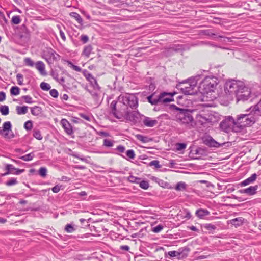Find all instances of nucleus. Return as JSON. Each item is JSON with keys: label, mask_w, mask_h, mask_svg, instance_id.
Listing matches in <instances>:
<instances>
[{"label": "nucleus", "mask_w": 261, "mask_h": 261, "mask_svg": "<svg viewBox=\"0 0 261 261\" xmlns=\"http://www.w3.org/2000/svg\"><path fill=\"white\" fill-rule=\"evenodd\" d=\"M249 111H250L249 113L238 115L236 119L230 117L232 123L240 127H244L251 126L257 121L261 117V98L255 106L251 107L249 110H246L247 112Z\"/></svg>", "instance_id": "nucleus-1"}, {"label": "nucleus", "mask_w": 261, "mask_h": 261, "mask_svg": "<svg viewBox=\"0 0 261 261\" xmlns=\"http://www.w3.org/2000/svg\"><path fill=\"white\" fill-rule=\"evenodd\" d=\"M118 100L120 106L122 108V109H124L125 112H132V111L129 110V108L136 109L138 106V98L133 94L120 95L118 97Z\"/></svg>", "instance_id": "nucleus-2"}, {"label": "nucleus", "mask_w": 261, "mask_h": 261, "mask_svg": "<svg viewBox=\"0 0 261 261\" xmlns=\"http://www.w3.org/2000/svg\"><path fill=\"white\" fill-rule=\"evenodd\" d=\"M243 82L230 80L227 81L224 86V94L229 99L233 98V96L237 97L239 90L242 89Z\"/></svg>", "instance_id": "nucleus-3"}, {"label": "nucleus", "mask_w": 261, "mask_h": 261, "mask_svg": "<svg viewBox=\"0 0 261 261\" xmlns=\"http://www.w3.org/2000/svg\"><path fill=\"white\" fill-rule=\"evenodd\" d=\"M172 107L178 111L176 114V118L179 123L189 128L193 126L194 119L192 115V111L188 109H180L175 105H173Z\"/></svg>", "instance_id": "nucleus-4"}, {"label": "nucleus", "mask_w": 261, "mask_h": 261, "mask_svg": "<svg viewBox=\"0 0 261 261\" xmlns=\"http://www.w3.org/2000/svg\"><path fill=\"white\" fill-rule=\"evenodd\" d=\"M201 75H198L195 77H191L188 81H183L178 85V88L185 95H193L195 94L194 88L197 84Z\"/></svg>", "instance_id": "nucleus-5"}, {"label": "nucleus", "mask_w": 261, "mask_h": 261, "mask_svg": "<svg viewBox=\"0 0 261 261\" xmlns=\"http://www.w3.org/2000/svg\"><path fill=\"white\" fill-rule=\"evenodd\" d=\"M218 83V80L215 76H207L200 83L199 88L203 93H208L214 91Z\"/></svg>", "instance_id": "nucleus-6"}, {"label": "nucleus", "mask_w": 261, "mask_h": 261, "mask_svg": "<svg viewBox=\"0 0 261 261\" xmlns=\"http://www.w3.org/2000/svg\"><path fill=\"white\" fill-rule=\"evenodd\" d=\"M145 116L141 114L138 111H132L130 113L126 112L123 118L126 121L133 122L134 124L142 125Z\"/></svg>", "instance_id": "nucleus-7"}, {"label": "nucleus", "mask_w": 261, "mask_h": 261, "mask_svg": "<svg viewBox=\"0 0 261 261\" xmlns=\"http://www.w3.org/2000/svg\"><path fill=\"white\" fill-rule=\"evenodd\" d=\"M190 249L187 247H184L179 248L177 251H171L165 253V256L170 258L176 257L180 260L186 258L189 254Z\"/></svg>", "instance_id": "nucleus-8"}, {"label": "nucleus", "mask_w": 261, "mask_h": 261, "mask_svg": "<svg viewBox=\"0 0 261 261\" xmlns=\"http://www.w3.org/2000/svg\"><path fill=\"white\" fill-rule=\"evenodd\" d=\"M110 108L111 109V113L117 119L123 118L125 114H126L124 109H122V108L120 106L118 100V101L113 100L110 105Z\"/></svg>", "instance_id": "nucleus-9"}, {"label": "nucleus", "mask_w": 261, "mask_h": 261, "mask_svg": "<svg viewBox=\"0 0 261 261\" xmlns=\"http://www.w3.org/2000/svg\"><path fill=\"white\" fill-rule=\"evenodd\" d=\"M242 89L239 90L238 95L237 96V101H245L248 100L252 96V92L251 89L246 86L243 82Z\"/></svg>", "instance_id": "nucleus-10"}, {"label": "nucleus", "mask_w": 261, "mask_h": 261, "mask_svg": "<svg viewBox=\"0 0 261 261\" xmlns=\"http://www.w3.org/2000/svg\"><path fill=\"white\" fill-rule=\"evenodd\" d=\"M12 124L10 121L5 122L3 127H0V135L5 138L11 139L14 137V134L12 133L9 135V131H11Z\"/></svg>", "instance_id": "nucleus-11"}, {"label": "nucleus", "mask_w": 261, "mask_h": 261, "mask_svg": "<svg viewBox=\"0 0 261 261\" xmlns=\"http://www.w3.org/2000/svg\"><path fill=\"white\" fill-rule=\"evenodd\" d=\"M186 45L181 44H175L167 48L165 54L167 56H171L175 53H182L186 49Z\"/></svg>", "instance_id": "nucleus-12"}, {"label": "nucleus", "mask_w": 261, "mask_h": 261, "mask_svg": "<svg viewBox=\"0 0 261 261\" xmlns=\"http://www.w3.org/2000/svg\"><path fill=\"white\" fill-rule=\"evenodd\" d=\"M174 94L163 92L159 95V103H167L173 101V96Z\"/></svg>", "instance_id": "nucleus-13"}, {"label": "nucleus", "mask_w": 261, "mask_h": 261, "mask_svg": "<svg viewBox=\"0 0 261 261\" xmlns=\"http://www.w3.org/2000/svg\"><path fill=\"white\" fill-rule=\"evenodd\" d=\"M61 124L68 135H71L73 134V127L67 119H62L61 120Z\"/></svg>", "instance_id": "nucleus-14"}, {"label": "nucleus", "mask_w": 261, "mask_h": 261, "mask_svg": "<svg viewBox=\"0 0 261 261\" xmlns=\"http://www.w3.org/2000/svg\"><path fill=\"white\" fill-rule=\"evenodd\" d=\"M204 144L210 147L219 148L223 145V144H220L215 141L212 137L206 138L204 141Z\"/></svg>", "instance_id": "nucleus-15"}, {"label": "nucleus", "mask_w": 261, "mask_h": 261, "mask_svg": "<svg viewBox=\"0 0 261 261\" xmlns=\"http://www.w3.org/2000/svg\"><path fill=\"white\" fill-rule=\"evenodd\" d=\"M258 189V186H250L247 188L244 189H241L239 190L241 193H245L248 195H253L256 193V190Z\"/></svg>", "instance_id": "nucleus-16"}, {"label": "nucleus", "mask_w": 261, "mask_h": 261, "mask_svg": "<svg viewBox=\"0 0 261 261\" xmlns=\"http://www.w3.org/2000/svg\"><path fill=\"white\" fill-rule=\"evenodd\" d=\"M157 124L158 121L155 119H152L150 117L146 116L144 118L143 125L147 127H152L156 125Z\"/></svg>", "instance_id": "nucleus-17"}, {"label": "nucleus", "mask_w": 261, "mask_h": 261, "mask_svg": "<svg viewBox=\"0 0 261 261\" xmlns=\"http://www.w3.org/2000/svg\"><path fill=\"white\" fill-rule=\"evenodd\" d=\"M36 68L39 71L40 73L42 75L47 74L45 70V64L42 61H37L35 64Z\"/></svg>", "instance_id": "nucleus-18"}, {"label": "nucleus", "mask_w": 261, "mask_h": 261, "mask_svg": "<svg viewBox=\"0 0 261 261\" xmlns=\"http://www.w3.org/2000/svg\"><path fill=\"white\" fill-rule=\"evenodd\" d=\"M210 212L206 209L199 208L196 212V216L199 219H204L205 217L209 215Z\"/></svg>", "instance_id": "nucleus-19"}, {"label": "nucleus", "mask_w": 261, "mask_h": 261, "mask_svg": "<svg viewBox=\"0 0 261 261\" xmlns=\"http://www.w3.org/2000/svg\"><path fill=\"white\" fill-rule=\"evenodd\" d=\"M257 175L255 173H254L251 175V176L245 180H243L240 184L241 186H246L248 185L251 183H253L256 179Z\"/></svg>", "instance_id": "nucleus-20"}, {"label": "nucleus", "mask_w": 261, "mask_h": 261, "mask_svg": "<svg viewBox=\"0 0 261 261\" xmlns=\"http://www.w3.org/2000/svg\"><path fill=\"white\" fill-rule=\"evenodd\" d=\"M147 99L152 105H156L159 103V95L156 96L154 93L147 96Z\"/></svg>", "instance_id": "nucleus-21"}, {"label": "nucleus", "mask_w": 261, "mask_h": 261, "mask_svg": "<svg viewBox=\"0 0 261 261\" xmlns=\"http://www.w3.org/2000/svg\"><path fill=\"white\" fill-rule=\"evenodd\" d=\"M92 50L93 47L91 45H86L84 48L82 52V55L87 58H89Z\"/></svg>", "instance_id": "nucleus-22"}, {"label": "nucleus", "mask_w": 261, "mask_h": 261, "mask_svg": "<svg viewBox=\"0 0 261 261\" xmlns=\"http://www.w3.org/2000/svg\"><path fill=\"white\" fill-rule=\"evenodd\" d=\"M31 112L34 116H39L42 113V110L40 107L35 106L31 108Z\"/></svg>", "instance_id": "nucleus-23"}, {"label": "nucleus", "mask_w": 261, "mask_h": 261, "mask_svg": "<svg viewBox=\"0 0 261 261\" xmlns=\"http://www.w3.org/2000/svg\"><path fill=\"white\" fill-rule=\"evenodd\" d=\"M5 170H6V172L3 174V176H6L10 174H13V171L16 170V168L11 164H6Z\"/></svg>", "instance_id": "nucleus-24"}, {"label": "nucleus", "mask_w": 261, "mask_h": 261, "mask_svg": "<svg viewBox=\"0 0 261 261\" xmlns=\"http://www.w3.org/2000/svg\"><path fill=\"white\" fill-rule=\"evenodd\" d=\"M28 107L24 106L22 107L17 106L16 107V111L18 115H24L28 112Z\"/></svg>", "instance_id": "nucleus-25"}, {"label": "nucleus", "mask_w": 261, "mask_h": 261, "mask_svg": "<svg viewBox=\"0 0 261 261\" xmlns=\"http://www.w3.org/2000/svg\"><path fill=\"white\" fill-rule=\"evenodd\" d=\"M244 219L242 217L236 218L230 220V223L235 226H240L243 222Z\"/></svg>", "instance_id": "nucleus-26"}, {"label": "nucleus", "mask_w": 261, "mask_h": 261, "mask_svg": "<svg viewBox=\"0 0 261 261\" xmlns=\"http://www.w3.org/2000/svg\"><path fill=\"white\" fill-rule=\"evenodd\" d=\"M187 184L184 182H178L175 187V190L177 191H185L186 189L187 188Z\"/></svg>", "instance_id": "nucleus-27"}, {"label": "nucleus", "mask_w": 261, "mask_h": 261, "mask_svg": "<svg viewBox=\"0 0 261 261\" xmlns=\"http://www.w3.org/2000/svg\"><path fill=\"white\" fill-rule=\"evenodd\" d=\"M70 15L74 18L79 24H82L83 23V19L81 16L76 12H71L70 13Z\"/></svg>", "instance_id": "nucleus-28"}, {"label": "nucleus", "mask_w": 261, "mask_h": 261, "mask_svg": "<svg viewBox=\"0 0 261 261\" xmlns=\"http://www.w3.org/2000/svg\"><path fill=\"white\" fill-rule=\"evenodd\" d=\"M91 79H92V80L90 82L92 85L94 90L95 91H99L100 90L101 88L98 84L96 80L93 77H91Z\"/></svg>", "instance_id": "nucleus-29"}, {"label": "nucleus", "mask_w": 261, "mask_h": 261, "mask_svg": "<svg viewBox=\"0 0 261 261\" xmlns=\"http://www.w3.org/2000/svg\"><path fill=\"white\" fill-rule=\"evenodd\" d=\"M35 155L33 152H31L28 154H26L23 156H21L19 158V159L24 161H30L33 160Z\"/></svg>", "instance_id": "nucleus-30"}, {"label": "nucleus", "mask_w": 261, "mask_h": 261, "mask_svg": "<svg viewBox=\"0 0 261 261\" xmlns=\"http://www.w3.org/2000/svg\"><path fill=\"white\" fill-rule=\"evenodd\" d=\"M115 141L109 139H105L103 141V146L107 147L113 146Z\"/></svg>", "instance_id": "nucleus-31"}, {"label": "nucleus", "mask_w": 261, "mask_h": 261, "mask_svg": "<svg viewBox=\"0 0 261 261\" xmlns=\"http://www.w3.org/2000/svg\"><path fill=\"white\" fill-rule=\"evenodd\" d=\"M0 112L4 116L8 115L9 113L8 106L6 105H2L0 106Z\"/></svg>", "instance_id": "nucleus-32"}, {"label": "nucleus", "mask_w": 261, "mask_h": 261, "mask_svg": "<svg viewBox=\"0 0 261 261\" xmlns=\"http://www.w3.org/2000/svg\"><path fill=\"white\" fill-rule=\"evenodd\" d=\"M139 250L142 253H138L139 256H143L144 255H148L150 253V252L146 249L145 246H139ZM137 254H138V253Z\"/></svg>", "instance_id": "nucleus-33"}, {"label": "nucleus", "mask_w": 261, "mask_h": 261, "mask_svg": "<svg viewBox=\"0 0 261 261\" xmlns=\"http://www.w3.org/2000/svg\"><path fill=\"white\" fill-rule=\"evenodd\" d=\"M18 184V181L16 178L12 177L10 178L5 182V185L7 186H12Z\"/></svg>", "instance_id": "nucleus-34"}, {"label": "nucleus", "mask_w": 261, "mask_h": 261, "mask_svg": "<svg viewBox=\"0 0 261 261\" xmlns=\"http://www.w3.org/2000/svg\"><path fill=\"white\" fill-rule=\"evenodd\" d=\"M33 136L34 137L39 140H41L42 139V136L41 134V132L39 129H35L33 131Z\"/></svg>", "instance_id": "nucleus-35"}, {"label": "nucleus", "mask_w": 261, "mask_h": 261, "mask_svg": "<svg viewBox=\"0 0 261 261\" xmlns=\"http://www.w3.org/2000/svg\"><path fill=\"white\" fill-rule=\"evenodd\" d=\"M20 93V89L17 86H13L10 89V93L12 95H17Z\"/></svg>", "instance_id": "nucleus-36"}, {"label": "nucleus", "mask_w": 261, "mask_h": 261, "mask_svg": "<svg viewBox=\"0 0 261 261\" xmlns=\"http://www.w3.org/2000/svg\"><path fill=\"white\" fill-rule=\"evenodd\" d=\"M24 63L26 66L30 67H33L35 64L30 58H25L24 59Z\"/></svg>", "instance_id": "nucleus-37"}, {"label": "nucleus", "mask_w": 261, "mask_h": 261, "mask_svg": "<svg viewBox=\"0 0 261 261\" xmlns=\"http://www.w3.org/2000/svg\"><path fill=\"white\" fill-rule=\"evenodd\" d=\"M128 180L133 183L139 184V182L141 180V178L139 177H138L133 176V175H130L128 177Z\"/></svg>", "instance_id": "nucleus-38"}, {"label": "nucleus", "mask_w": 261, "mask_h": 261, "mask_svg": "<svg viewBox=\"0 0 261 261\" xmlns=\"http://www.w3.org/2000/svg\"><path fill=\"white\" fill-rule=\"evenodd\" d=\"M136 137L138 140L142 142L146 143L149 141V139L146 136H144L142 135L138 134L136 136Z\"/></svg>", "instance_id": "nucleus-39"}, {"label": "nucleus", "mask_w": 261, "mask_h": 261, "mask_svg": "<svg viewBox=\"0 0 261 261\" xmlns=\"http://www.w3.org/2000/svg\"><path fill=\"white\" fill-rule=\"evenodd\" d=\"M40 86L41 89L44 91H48L50 90V89L51 88L50 85L49 84L45 83L44 82H42L40 84Z\"/></svg>", "instance_id": "nucleus-40"}, {"label": "nucleus", "mask_w": 261, "mask_h": 261, "mask_svg": "<svg viewBox=\"0 0 261 261\" xmlns=\"http://www.w3.org/2000/svg\"><path fill=\"white\" fill-rule=\"evenodd\" d=\"M140 187L144 190H146L149 188V183L146 180H140L139 182Z\"/></svg>", "instance_id": "nucleus-41"}, {"label": "nucleus", "mask_w": 261, "mask_h": 261, "mask_svg": "<svg viewBox=\"0 0 261 261\" xmlns=\"http://www.w3.org/2000/svg\"><path fill=\"white\" fill-rule=\"evenodd\" d=\"M203 227L205 229L210 231H214L216 229V226L215 225L211 223L204 224Z\"/></svg>", "instance_id": "nucleus-42"}, {"label": "nucleus", "mask_w": 261, "mask_h": 261, "mask_svg": "<svg viewBox=\"0 0 261 261\" xmlns=\"http://www.w3.org/2000/svg\"><path fill=\"white\" fill-rule=\"evenodd\" d=\"M75 230L73 226L70 224H67L65 227V230L68 233H72Z\"/></svg>", "instance_id": "nucleus-43"}, {"label": "nucleus", "mask_w": 261, "mask_h": 261, "mask_svg": "<svg viewBox=\"0 0 261 261\" xmlns=\"http://www.w3.org/2000/svg\"><path fill=\"white\" fill-rule=\"evenodd\" d=\"M38 172L39 174L42 177H45L47 175V169L45 167H41Z\"/></svg>", "instance_id": "nucleus-44"}, {"label": "nucleus", "mask_w": 261, "mask_h": 261, "mask_svg": "<svg viewBox=\"0 0 261 261\" xmlns=\"http://www.w3.org/2000/svg\"><path fill=\"white\" fill-rule=\"evenodd\" d=\"M24 127L27 130H31L33 127V123L32 121L28 120L24 124Z\"/></svg>", "instance_id": "nucleus-45"}, {"label": "nucleus", "mask_w": 261, "mask_h": 261, "mask_svg": "<svg viewBox=\"0 0 261 261\" xmlns=\"http://www.w3.org/2000/svg\"><path fill=\"white\" fill-rule=\"evenodd\" d=\"M126 154L127 156L130 159H134L135 157V153L133 149H129L126 151Z\"/></svg>", "instance_id": "nucleus-46"}, {"label": "nucleus", "mask_w": 261, "mask_h": 261, "mask_svg": "<svg viewBox=\"0 0 261 261\" xmlns=\"http://www.w3.org/2000/svg\"><path fill=\"white\" fill-rule=\"evenodd\" d=\"M164 228V226L162 224H159L156 226L152 228V231L155 233H158L160 232Z\"/></svg>", "instance_id": "nucleus-47"}, {"label": "nucleus", "mask_w": 261, "mask_h": 261, "mask_svg": "<svg viewBox=\"0 0 261 261\" xmlns=\"http://www.w3.org/2000/svg\"><path fill=\"white\" fill-rule=\"evenodd\" d=\"M183 214L184 215L183 218L187 220L190 219L192 217L190 212L187 209L184 210Z\"/></svg>", "instance_id": "nucleus-48"}, {"label": "nucleus", "mask_w": 261, "mask_h": 261, "mask_svg": "<svg viewBox=\"0 0 261 261\" xmlns=\"http://www.w3.org/2000/svg\"><path fill=\"white\" fill-rule=\"evenodd\" d=\"M21 98L27 103H32L33 102L32 98L29 95L22 96Z\"/></svg>", "instance_id": "nucleus-49"}, {"label": "nucleus", "mask_w": 261, "mask_h": 261, "mask_svg": "<svg viewBox=\"0 0 261 261\" xmlns=\"http://www.w3.org/2000/svg\"><path fill=\"white\" fill-rule=\"evenodd\" d=\"M12 23L14 24H18L20 22V16L18 15L14 16L11 19Z\"/></svg>", "instance_id": "nucleus-50"}, {"label": "nucleus", "mask_w": 261, "mask_h": 261, "mask_svg": "<svg viewBox=\"0 0 261 261\" xmlns=\"http://www.w3.org/2000/svg\"><path fill=\"white\" fill-rule=\"evenodd\" d=\"M98 91H95L94 90L93 91L89 90V93L91 94L93 98L96 100H97L99 98V93H98Z\"/></svg>", "instance_id": "nucleus-51"}, {"label": "nucleus", "mask_w": 261, "mask_h": 261, "mask_svg": "<svg viewBox=\"0 0 261 261\" xmlns=\"http://www.w3.org/2000/svg\"><path fill=\"white\" fill-rule=\"evenodd\" d=\"M176 146L177 150L178 151H181L185 149L187 145L185 143H178L176 144Z\"/></svg>", "instance_id": "nucleus-52"}, {"label": "nucleus", "mask_w": 261, "mask_h": 261, "mask_svg": "<svg viewBox=\"0 0 261 261\" xmlns=\"http://www.w3.org/2000/svg\"><path fill=\"white\" fill-rule=\"evenodd\" d=\"M149 166H154L156 168H160L161 167V166L159 164V162L158 160H153L151 161L149 164Z\"/></svg>", "instance_id": "nucleus-53"}, {"label": "nucleus", "mask_w": 261, "mask_h": 261, "mask_svg": "<svg viewBox=\"0 0 261 261\" xmlns=\"http://www.w3.org/2000/svg\"><path fill=\"white\" fill-rule=\"evenodd\" d=\"M18 84L20 85H23V76L21 74L18 73L16 75Z\"/></svg>", "instance_id": "nucleus-54"}, {"label": "nucleus", "mask_w": 261, "mask_h": 261, "mask_svg": "<svg viewBox=\"0 0 261 261\" xmlns=\"http://www.w3.org/2000/svg\"><path fill=\"white\" fill-rule=\"evenodd\" d=\"M50 95L54 98H57L58 96V92L56 89H53L49 91Z\"/></svg>", "instance_id": "nucleus-55"}, {"label": "nucleus", "mask_w": 261, "mask_h": 261, "mask_svg": "<svg viewBox=\"0 0 261 261\" xmlns=\"http://www.w3.org/2000/svg\"><path fill=\"white\" fill-rule=\"evenodd\" d=\"M49 54L50 55V58H52L53 59V60H57V57L56 56H58V55L56 54V52L54 50L51 49L49 51Z\"/></svg>", "instance_id": "nucleus-56"}, {"label": "nucleus", "mask_w": 261, "mask_h": 261, "mask_svg": "<svg viewBox=\"0 0 261 261\" xmlns=\"http://www.w3.org/2000/svg\"><path fill=\"white\" fill-rule=\"evenodd\" d=\"M116 150L120 153H123L125 150V148L124 146L120 145L117 147Z\"/></svg>", "instance_id": "nucleus-57"}, {"label": "nucleus", "mask_w": 261, "mask_h": 261, "mask_svg": "<svg viewBox=\"0 0 261 261\" xmlns=\"http://www.w3.org/2000/svg\"><path fill=\"white\" fill-rule=\"evenodd\" d=\"M81 40L83 42V43H86L88 41L89 37L86 35H82L81 36Z\"/></svg>", "instance_id": "nucleus-58"}, {"label": "nucleus", "mask_w": 261, "mask_h": 261, "mask_svg": "<svg viewBox=\"0 0 261 261\" xmlns=\"http://www.w3.org/2000/svg\"><path fill=\"white\" fill-rule=\"evenodd\" d=\"M61 186L56 185L53 188H52L51 190L54 193H57L60 190Z\"/></svg>", "instance_id": "nucleus-59"}, {"label": "nucleus", "mask_w": 261, "mask_h": 261, "mask_svg": "<svg viewBox=\"0 0 261 261\" xmlns=\"http://www.w3.org/2000/svg\"><path fill=\"white\" fill-rule=\"evenodd\" d=\"M69 64L71 65V67H72V69L73 70H74L75 71H79V72L81 71V68L79 66L74 65L73 64H72L71 62H69Z\"/></svg>", "instance_id": "nucleus-60"}, {"label": "nucleus", "mask_w": 261, "mask_h": 261, "mask_svg": "<svg viewBox=\"0 0 261 261\" xmlns=\"http://www.w3.org/2000/svg\"><path fill=\"white\" fill-rule=\"evenodd\" d=\"M6 99V94L4 92H0V101H3Z\"/></svg>", "instance_id": "nucleus-61"}, {"label": "nucleus", "mask_w": 261, "mask_h": 261, "mask_svg": "<svg viewBox=\"0 0 261 261\" xmlns=\"http://www.w3.org/2000/svg\"><path fill=\"white\" fill-rule=\"evenodd\" d=\"M15 172H13V174H16V175H19V174L23 173L24 171V169H19L16 168V170H15Z\"/></svg>", "instance_id": "nucleus-62"}, {"label": "nucleus", "mask_w": 261, "mask_h": 261, "mask_svg": "<svg viewBox=\"0 0 261 261\" xmlns=\"http://www.w3.org/2000/svg\"><path fill=\"white\" fill-rule=\"evenodd\" d=\"M203 152V150L201 148H198L195 150L196 154H202V152Z\"/></svg>", "instance_id": "nucleus-63"}, {"label": "nucleus", "mask_w": 261, "mask_h": 261, "mask_svg": "<svg viewBox=\"0 0 261 261\" xmlns=\"http://www.w3.org/2000/svg\"><path fill=\"white\" fill-rule=\"evenodd\" d=\"M60 36H61V38L64 41H65L66 40V37H65V34L63 32V31H62L61 30H60Z\"/></svg>", "instance_id": "nucleus-64"}]
</instances>
